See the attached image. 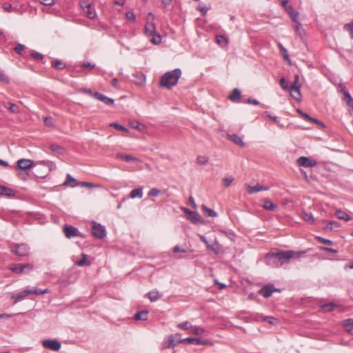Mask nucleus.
I'll list each match as a JSON object with an SVG mask.
<instances>
[{
	"label": "nucleus",
	"mask_w": 353,
	"mask_h": 353,
	"mask_svg": "<svg viewBox=\"0 0 353 353\" xmlns=\"http://www.w3.org/2000/svg\"><path fill=\"white\" fill-rule=\"evenodd\" d=\"M305 253V252H296L292 250H281L277 252L268 253L265 257V262L268 265L279 268L288 263L295 255L299 257Z\"/></svg>",
	"instance_id": "f257e3e1"
},
{
	"label": "nucleus",
	"mask_w": 353,
	"mask_h": 353,
	"mask_svg": "<svg viewBox=\"0 0 353 353\" xmlns=\"http://www.w3.org/2000/svg\"><path fill=\"white\" fill-rule=\"evenodd\" d=\"M181 74L179 68L165 72L160 79L159 86L168 90L171 89L177 84Z\"/></svg>",
	"instance_id": "f03ea898"
},
{
	"label": "nucleus",
	"mask_w": 353,
	"mask_h": 353,
	"mask_svg": "<svg viewBox=\"0 0 353 353\" xmlns=\"http://www.w3.org/2000/svg\"><path fill=\"white\" fill-rule=\"evenodd\" d=\"M48 292V289H38L37 288H27L25 290L19 292L17 294H14L12 295L11 298L14 299V304H16L17 302L21 300L25 299L28 295L34 294L36 295H41Z\"/></svg>",
	"instance_id": "7ed1b4c3"
},
{
	"label": "nucleus",
	"mask_w": 353,
	"mask_h": 353,
	"mask_svg": "<svg viewBox=\"0 0 353 353\" xmlns=\"http://www.w3.org/2000/svg\"><path fill=\"white\" fill-rule=\"evenodd\" d=\"M10 252L19 256H27L29 255L30 248L26 243H14L11 247Z\"/></svg>",
	"instance_id": "20e7f679"
},
{
	"label": "nucleus",
	"mask_w": 353,
	"mask_h": 353,
	"mask_svg": "<svg viewBox=\"0 0 353 353\" xmlns=\"http://www.w3.org/2000/svg\"><path fill=\"white\" fill-rule=\"evenodd\" d=\"M289 92L291 96L296 100L299 101L301 97V84L299 83V76L294 75L293 83L290 86Z\"/></svg>",
	"instance_id": "39448f33"
},
{
	"label": "nucleus",
	"mask_w": 353,
	"mask_h": 353,
	"mask_svg": "<svg viewBox=\"0 0 353 353\" xmlns=\"http://www.w3.org/2000/svg\"><path fill=\"white\" fill-rule=\"evenodd\" d=\"M92 234L94 237L101 239L106 236L107 233L104 226L96 221H92Z\"/></svg>",
	"instance_id": "423d86ee"
},
{
	"label": "nucleus",
	"mask_w": 353,
	"mask_h": 353,
	"mask_svg": "<svg viewBox=\"0 0 353 353\" xmlns=\"http://www.w3.org/2000/svg\"><path fill=\"white\" fill-rule=\"evenodd\" d=\"M63 230L65 236L68 239H72V238L77 237V236H80V237L82 236V235H81V232L79 231V230L77 228H75L71 225L65 224Z\"/></svg>",
	"instance_id": "0eeeda50"
},
{
	"label": "nucleus",
	"mask_w": 353,
	"mask_h": 353,
	"mask_svg": "<svg viewBox=\"0 0 353 353\" xmlns=\"http://www.w3.org/2000/svg\"><path fill=\"white\" fill-rule=\"evenodd\" d=\"M182 210L187 215V218L192 223H203V219L196 212L190 210L186 208H182Z\"/></svg>",
	"instance_id": "6e6552de"
},
{
	"label": "nucleus",
	"mask_w": 353,
	"mask_h": 353,
	"mask_svg": "<svg viewBox=\"0 0 353 353\" xmlns=\"http://www.w3.org/2000/svg\"><path fill=\"white\" fill-rule=\"evenodd\" d=\"M279 289L275 288L272 284H268L264 285L258 293L265 298H268L272 296L274 292H279Z\"/></svg>",
	"instance_id": "1a4fd4ad"
},
{
	"label": "nucleus",
	"mask_w": 353,
	"mask_h": 353,
	"mask_svg": "<svg viewBox=\"0 0 353 353\" xmlns=\"http://www.w3.org/2000/svg\"><path fill=\"white\" fill-rule=\"evenodd\" d=\"M297 163L304 168H313L317 165V161L307 157H301L297 159Z\"/></svg>",
	"instance_id": "9d476101"
},
{
	"label": "nucleus",
	"mask_w": 353,
	"mask_h": 353,
	"mask_svg": "<svg viewBox=\"0 0 353 353\" xmlns=\"http://www.w3.org/2000/svg\"><path fill=\"white\" fill-rule=\"evenodd\" d=\"M44 347L53 351H58L61 349V343L57 340H44L42 342Z\"/></svg>",
	"instance_id": "9b49d317"
},
{
	"label": "nucleus",
	"mask_w": 353,
	"mask_h": 353,
	"mask_svg": "<svg viewBox=\"0 0 353 353\" xmlns=\"http://www.w3.org/2000/svg\"><path fill=\"white\" fill-rule=\"evenodd\" d=\"M154 19L153 14L150 12L148 16V23L145 26V33L148 36H151L154 34V23L152 22Z\"/></svg>",
	"instance_id": "f8f14e48"
},
{
	"label": "nucleus",
	"mask_w": 353,
	"mask_h": 353,
	"mask_svg": "<svg viewBox=\"0 0 353 353\" xmlns=\"http://www.w3.org/2000/svg\"><path fill=\"white\" fill-rule=\"evenodd\" d=\"M179 342L183 343H193L199 345H204L208 344V341L206 339L192 337L185 338L182 340L179 341Z\"/></svg>",
	"instance_id": "ddd939ff"
},
{
	"label": "nucleus",
	"mask_w": 353,
	"mask_h": 353,
	"mask_svg": "<svg viewBox=\"0 0 353 353\" xmlns=\"http://www.w3.org/2000/svg\"><path fill=\"white\" fill-rule=\"evenodd\" d=\"M17 166L21 170H28L33 167L34 161L30 159H21L17 162Z\"/></svg>",
	"instance_id": "4468645a"
},
{
	"label": "nucleus",
	"mask_w": 353,
	"mask_h": 353,
	"mask_svg": "<svg viewBox=\"0 0 353 353\" xmlns=\"http://www.w3.org/2000/svg\"><path fill=\"white\" fill-rule=\"evenodd\" d=\"M0 195L6 196L8 198H13L16 195V192L14 190L10 188L1 185Z\"/></svg>",
	"instance_id": "2eb2a0df"
},
{
	"label": "nucleus",
	"mask_w": 353,
	"mask_h": 353,
	"mask_svg": "<svg viewBox=\"0 0 353 353\" xmlns=\"http://www.w3.org/2000/svg\"><path fill=\"white\" fill-rule=\"evenodd\" d=\"M116 157L128 163H137L139 159L135 157L125 153H117Z\"/></svg>",
	"instance_id": "dca6fc26"
},
{
	"label": "nucleus",
	"mask_w": 353,
	"mask_h": 353,
	"mask_svg": "<svg viewBox=\"0 0 353 353\" xmlns=\"http://www.w3.org/2000/svg\"><path fill=\"white\" fill-rule=\"evenodd\" d=\"M245 185L248 189V192L250 194H252L254 193H256V192H260L262 190L267 191L269 190V187H263L261 185H260L259 183H257L254 186H251L250 185H248V184H245Z\"/></svg>",
	"instance_id": "f3484780"
},
{
	"label": "nucleus",
	"mask_w": 353,
	"mask_h": 353,
	"mask_svg": "<svg viewBox=\"0 0 353 353\" xmlns=\"http://www.w3.org/2000/svg\"><path fill=\"white\" fill-rule=\"evenodd\" d=\"M94 98H96L97 99L102 101L103 103H104L105 104L108 105H112L114 103L113 99L108 97L105 96L104 94H101L97 92H96L94 94Z\"/></svg>",
	"instance_id": "a211bd4d"
},
{
	"label": "nucleus",
	"mask_w": 353,
	"mask_h": 353,
	"mask_svg": "<svg viewBox=\"0 0 353 353\" xmlns=\"http://www.w3.org/2000/svg\"><path fill=\"white\" fill-rule=\"evenodd\" d=\"M79 185L76 179H74L72 175L68 174L66 175L65 181L63 183V185L65 186H70L72 188L77 187Z\"/></svg>",
	"instance_id": "6ab92c4d"
},
{
	"label": "nucleus",
	"mask_w": 353,
	"mask_h": 353,
	"mask_svg": "<svg viewBox=\"0 0 353 353\" xmlns=\"http://www.w3.org/2000/svg\"><path fill=\"white\" fill-rule=\"evenodd\" d=\"M241 97V91L238 88H234L232 93L229 95L228 99L232 102L238 103L240 101Z\"/></svg>",
	"instance_id": "aec40b11"
},
{
	"label": "nucleus",
	"mask_w": 353,
	"mask_h": 353,
	"mask_svg": "<svg viewBox=\"0 0 353 353\" xmlns=\"http://www.w3.org/2000/svg\"><path fill=\"white\" fill-rule=\"evenodd\" d=\"M228 139L232 141L235 144L239 145L240 147H244L245 143L243 142L241 137L236 134H228Z\"/></svg>",
	"instance_id": "412c9836"
},
{
	"label": "nucleus",
	"mask_w": 353,
	"mask_h": 353,
	"mask_svg": "<svg viewBox=\"0 0 353 353\" xmlns=\"http://www.w3.org/2000/svg\"><path fill=\"white\" fill-rule=\"evenodd\" d=\"M49 149L52 152H56L59 154H64L66 152V150L63 147L55 143L50 144L49 145Z\"/></svg>",
	"instance_id": "4be33fe9"
},
{
	"label": "nucleus",
	"mask_w": 353,
	"mask_h": 353,
	"mask_svg": "<svg viewBox=\"0 0 353 353\" xmlns=\"http://www.w3.org/2000/svg\"><path fill=\"white\" fill-rule=\"evenodd\" d=\"M323 223L325 224L324 227L325 230H332L334 228H337L341 226L340 223L336 221H330L324 220Z\"/></svg>",
	"instance_id": "5701e85b"
},
{
	"label": "nucleus",
	"mask_w": 353,
	"mask_h": 353,
	"mask_svg": "<svg viewBox=\"0 0 353 353\" xmlns=\"http://www.w3.org/2000/svg\"><path fill=\"white\" fill-rule=\"evenodd\" d=\"M148 310H142L139 312H137L134 316V319L137 321H145L148 319Z\"/></svg>",
	"instance_id": "b1692460"
},
{
	"label": "nucleus",
	"mask_w": 353,
	"mask_h": 353,
	"mask_svg": "<svg viewBox=\"0 0 353 353\" xmlns=\"http://www.w3.org/2000/svg\"><path fill=\"white\" fill-rule=\"evenodd\" d=\"M22 267H23V264H21V263H14V264L11 265L9 267V270L16 274H22V273H24L23 269Z\"/></svg>",
	"instance_id": "393cba45"
},
{
	"label": "nucleus",
	"mask_w": 353,
	"mask_h": 353,
	"mask_svg": "<svg viewBox=\"0 0 353 353\" xmlns=\"http://www.w3.org/2000/svg\"><path fill=\"white\" fill-rule=\"evenodd\" d=\"M202 210L205 216L216 217L217 216V213L214 210L208 208L205 205H202Z\"/></svg>",
	"instance_id": "a878e982"
},
{
	"label": "nucleus",
	"mask_w": 353,
	"mask_h": 353,
	"mask_svg": "<svg viewBox=\"0 0 353 353\" xmlns=\"http://www.w3.org/2000/svg\"><path fill=\"white\" fill-rule=\"evenodd\" d=\"M181 334H176L175 335H172L170 336L169 341H170V345L174 347L177 343H180L179 341L182 340L183 339H181Z\"/></svg>",
	"instance_id": "bb28decb"
},
{
	"label": "nucleus",
	"mask_w": 353,
	"mask_h": 353,
	"mask_svg": "<svg viewBox=\"0 0 353 353\" xmlns=\"http://www.w3.org/2000/svg\"><path fill=\"white\" fill-rule=\"evenodd\" d=\"M343 325L346 332H350L353 329V319H347L343 321Z\"/></svg>",
	"instance_id": "cd10ccee"
},
{
	"label": "nucleus",
	"mask_w": 353,
	"mask_h": 353,
	"mask_svg": "<svg viewBox=\"0 0 353 353\" xmlns=\"http://www.w3.org/2000/svg\"><path fill=\"white\" fill-rule=\"evenodd\" d=\"M335 214L339 219L341 220L348 221L351 219V217L347 213L342 211L341 210H337L335 212Z\"/></svg>",
	"instance_id": "c85d7f7f"
},
{
	"label": "nucleus",
	"mask_w": 353,
	"mask_h": 353,
	"mask_svg": "<svg viewBox=\"0 0 353 353\" xmlns=\"http://www.w3.org/2000/svg\"><path fill=\"white\" fill-rule=\"evenodd\" d=\"M263 207L267 210H274L277 208V205L274 204L270 200L266 199L264 201Z\"/></svg>",
	"instance_id": "c756f323"
},
{
	"label": "nucleus",
	"mask_w": 353,
	"mask_h": 353,
	"mask_svg": "<svg viewBox=\"0 0 353 353\" xmlns=\"http://www.w3.org/2000/svg\"><path fill=\"white\" fill-rule=\"evenodd\" d=\"M4 106L8 108L12 113L17 114L19 113V108L18 105L12 103H4Z\"/></svg>",
	"instance_id": "7c9ffc66"
},
{
	"label": "nucleus",
	"mask_w": 353,
	"mask_h": 353,
	"mask_svg": "<svg viewBox=\"0 0 353 353\" xmlns=\"http://www.w3.org/2000/svg\"><path fill=\"white\" fill-rule=\"evenodd\" d=\"M130 196L132 199H134V198H137V197L142 198V196H143V190H142V188H136V189L132 190L130 192Z\"/></svg>",
	"instance_id": "2f4dec72"
},
{
	"label": "nucleus",
	"mask_w": 353,
	"mask_h": 353,
	"mask_svg": "<svg viewBox=\"0 0 353 353\" xmlns=\"http://www.w3.org/2000/svg\"><path fill=\"white\" fill-rule=\"evenodd\" d=\"M83 12L87 16L88 18L90 19H93L97 17V13L95 9L90 6V9H85Z\"/></svg>",
	"instance_id": "473e14b6"
},
{
	"label": "nucleus",
	"mask_w": 353,
	"mask_h": 353,
	"mask_svg": "<svg viewBox=\"0 0 353 353\" xmlns=\"http://www.w3.org/2000/svg\"><path fill=\"white\" fill-rule=\"evenodd\" d=\"M302 218L306 222L311 223H313L314 222V218L313 216V214L310 212H303Z\"/></svg>",
	"instance_id": "72a5a7b5"
},
{
	"label": "nucleus",
	"mask_w": 353,
	"mask_h": 353,
	"mask_svg": "<svg viewBox=\"0 0 353 353\" xmlns=\"http://www.w3.org/2000/svg\"><path fill=\"white\" fill-rule=\"evenodd\" d=\"M205 332V330L203 328L196 327L194 325H193L192 327V330H190V331H189V334H196V335H201V334H203Z\"/></svg>",
	"instance_id": "f704fd0d"
},
{
	"label": "nucleus",
	"mask_w": 353,
	"mask_h": 353,
	"mask_svg": "<svg viewBox=\"0 0 353 353\" xmlns=\"http://www.w3.org/2000/svg\"><path fill=\"white\" fill-rule=\"evenodd\" d=\"M192 326L193 325L189 321H185L183 323H180L177 325V327H179L181 330H187L188 332H189V331H190V330H192Z\"/></svg>",
	"instance_id": "c9c22d12"
},
{
	"label": "nucleus",
	"mask_w": 353,
	"mask_h": 353,
	"mask_svg": "<svg viewBox=\"0 0 353 353\" xmlns=\"http://www.w3.org/2000/svg\"><path fill=\"white\" fill-rule=\"evenodd\" d=\"M90 264V263L87 259V255L85 254H83L82 259L76 262V265L81 267L84 265H89Z\"/></svg>",
	"instance_id": "e433bc0d"
},
{
	"label": "nucleus",
	"mask_w": 353,
	"mask_h": 353,
	"mask_svg": "<svg viewBox=\"0 0 353 353\" xmlns=\"http://www.w3.org/2000/svg\"><path fill=\"white\" fill-rule=\"evenodd\" d=\"M279 48L281 54L283 55V59L285 60L290 61L289 54H288L287 49L281 43H279Z\"/></svg>",
	"instance_id": "4c0bfd02"
},
{
	"label": "nucleus",
	"mask_w": 353,
	"mask_h": 353,
	"mask_svg": "<svg viewBox=\"0 0 353 353\" xmlns=\"http://www.w3.org/2000/svg\"><path fill=\"white\" fill-rule=\"evenodd\" d=\"M343 100L347 103L349 106H353V99L348 91H345Z\"/></svg>",
	"instance_id": "58836bf2"
},
{
	"label": "nucleus",
	"mask_w": 353,
	"mask_h": 353,
	"mask_svg": "<svg viewBox=\"0 0 353 353\" xmlns=\"http://www.w3.org/2000/svg\"><path fill=\"white\" fill-rule=\"evenodd\" d=\"M110 127H113L116 130H121V131L125 132L126 133L129 132V130L128 129H127L125 126H123L122 125H120V124H119L117 123H110Z\"/></svg>",
	"instance_id": "ea45409f"
},
{
	"label": "nucleus",
	"mask_w": 353,
	"mask_h": 353,
	"mask_svg": "<svg viewBox=\"0 0 353 353\" xmlns=\"http://www.w3.org/2000/svg\"><path fill=\"white\" fill-rule=\"evenodd\" d=\"M208 250H212L215 254H219L220 252L221 246L216 242L214 245H208Z\"/></svg>",
	"instance_id": "a19ab883"
},
{
	"label": "nucleus",
	"mask_w": 353,
	"mask_h": 353,
	"mask_svg": "<svg viewBox=\"0 0 353 353\" xmlns=\"http://www.w3.org/2000/svg\"><path fill=\"white\" fill-rule=\"evenodd\" d=\"M52 65L58 70H62L65 67V65L60 60L52 61Z\"/></svg>",
	"instance_id": "79ce46f5"
},
{
	"label": "nucleus",
	"mask_w": 353,
	"mask_h": 353,
	"mask_svg": "<svg viewBox=\"0 0 353 353\" xmlns=\"http://www.w3.org/2000/svg\"><path fill=\"white\" fill-rule=\"evenodd\" d=\"M208 161H209V158L206 156L199 155L196 157L197 163L201 164V165H204V164L207 163L208 162Z\"/></svg>",
	"instance_id": "37998d69"
},
{
	"label": "nucleus",
	"mask_w": 353,
	"mask_h": 353,
	"mask_svg": "<svg viewBox=\"0 0 353 353\" xmlns=\"http://www.w3.org/2000/svg\"><path fill=\"white\" fill-rule=\"evenodd\" d=\"M336 307V305L333 303L324 304L322 305V309L325 312H331Z\"/></svg>",
	"instance_id": "c03bdc74"
},
{
	"label": "nucleus",
	"mask_w": 353,
	"mask_h": 353,
	"mask_svg": "<svg viewBox=\"0 0 353 353\" xmlns=\"http://www.w3.org/2000/svg\"><path fill=\"white\" fill-rule=\"evenodd\" d=\"M24 49H25V46H23V45L21 44V43H17V46L14 48V51L17 54H19L20 55H23Z\"/></svg>",
	"instance_id": "a18cd8bd"
},
{
	"label": "nucleus",
	"mask_w": 353,
	"mask_h": 353,
	"mask_svg": "<svg viewBox=\"0 0 353 353\" xmlns=\"http://www.w3.org/2000/svg\"><path fill=\"white\" fill-rule=\"evenodd\" d=\"M23 272L24 273H28L30 272L31 270H33L34 268V265L32 263H26V264H24L23 265Z\"/></svg>",
	"instance_id": "49530a36"
},
{
	"label": "nucleus",
	"mask_w": 353,
	"mask_h": 353,
	"mask_svg": "<svg viewBox=\"0 0 353 353\" xmlns=\"http://www.w3.org/2000/svg\"><path fill=\"white\" fill-rule=\"evenodd\" d=\"M263 320L264 321L268 322L271 325H274L278 321L277 319H276L273 316H265V317H263Z\"/></svg>",
	"instance_id": "de8ad7c7"
},
{
	"label": "nucleus",
	"mask_w": 353,
	"mask_h": 353,
	"mask_svg": "<svg viewBox=\"0 0 353 353\" xmlns=\"http://www.w3.org/2000/svg\"><path fill=\"white\" fill-rule=\"evenodd\" d=\"M316 239L318 240L319 242H320L321 243L327 244V245H333L334 244V242L332 241L323 238L321 236H316Z\"/></svg>",
	"instance_id": "09e8293b"
},
{
	"label": "nucleus",
	"mask_w": 353,
	"mask_h": 353,
	"mask_svg": "<svg viewBox=\"0 0 353 353\" xmlns=\"http://www.w3.org/2000/svg\"><path fill=\"white\" fill-rule=\"evenodd\" d=\"M344 28L350 32V37L353 39V22L345 24Z\"/></svg>",
	"instance_id": "8fccbe9b"
},
{
	"label": "nucleus",
	"mask_w": 353,
	"mask_h": 353,
	"mask_svg": "<svg viewBox=\"0 0 353 353\" xmlns=\"http://www.w3.org/2000/svg\"><path fill=\"white\" fill-rule=\"evenodd\" d=\"M289 14H290V17H291V19H292L293 21H294L296 23L299 22L298 21L299 16V12L293 10Z\"/></svg>",
	"instance_id": "3c124183"
},
{
	"label": "nucleus",
	"mask_w": 353,
	"mask_h": 353,
	"mask_svg": "<svg viewBox=\"0 0 353 353\" xmlns=\"http://www.w3.org/2000/svg\"><path fill=\"white\" fill-rule=\"evenodd\" d=\"M0 81L4 82V83L9 82L8 77L6 75L4 71L2 70L1 68H0Z\"/></svg>",
	"instance_id": "603ef678"
},
{
	"label": "nucleus",
	"mask_w": 353,
	"mask_h": 353,
	"mask_svg": "<svg viewBox=\"0 0 353 353\" xmlns=\"http://www.w3.org/2000/svg\"><path fill=\"white\" fill-rule=\"evenodd\" d=\"M43 123L46 126H53L52 118L51 117H46L43 118Z\"/></svg>",
	"instance_id": "864d4df0"
},
{
	"label": "nucleus",
	"mask_w": 353,
	"mask_h": 353,
	"mask_svg": "<svg viewBox=\"0 0 353 353\" xmlns=\"http://www.w3.org/2000/svg\"><path fill=\"white\" fill-rule=\"evenodd\" d=\"M216 39V42L219 45H221L223 43H227V40H226L225 37L223 35H217Z\"/></svg>",
	"instance_id": "5fc2aeb1"
},
{
	"label": "nucleus",
	"mask_w": 353,
	"mask_h": 353,
	"mask_svg": "<svg viewBox=\"0 0 353 353\" xmlns=\"http://www.w3.org/2000/svg\"><path fill=\"white\" fill-rule=\"evenodd\" d=\"M280 85L283 90L289 91L290 87L283 77L280 79Z\"/></svg>",
	"instance_id": "6e6d98bb"
},
{
	"label": "nucleus",
	"mask_w": 353,
	"mask_h": 353,
	"mask_svg": "<svg viewBox=\"0 0 353 353\" xmlns=\"http://www.w3.org/2000/svg\"><path fill=\"white\" fill-rule=\"evenodd\" d=\"M197 10L201 12L202 16H205L208 12V8L205 6H202L201 5H199Z\"/></svg>",
	"instance_id": "4d7b16f0"
},
{
	"label": "nucleus",
	"mask_w": 353,
	"mask_h": 353,
	"mask_svg": "<svg viewBox=\"0 0 353 353\" xmlns=\"http://www.w3.org/2000/svg\"><path fill=\"white\" fill-rule=\"evenodd\" d=\"M80 6L83 11H84L85 9H90L91 4L87 1H83L81 2Z\"/></svg>",
	"instance_id": "13d9d810"
},
{
	"label": "nucleus",
	"mask_w": 353,
	"mask_h": 353,
	"mask_svg": "<svg viewBox=\"0 0 353 353\" xmlns=\"http://www.w3.org/2000/svg\"><path fill=\"white\" fill-rule=\"evenodd\" d=\"M320 249L321 250H323L326 252H329V253H332V254H336L338 252L337 250H335V249H332V248H327V247H320Z\"/></svg>",
	"instance_id": "bf43d9fd"
},
{
	"label": "nucleus",
	"mask_w": 353,
	"mask_h": 353,
	"mask_svg": "<svg viewBox=\"0 0 353 353\" xmlns=\"http://www.w3.org/2000/svg\"><path fill=\"white\" fill-rule=\"evenodd\" d=\"M126 18L130 21H135V14L132 12H128L125 14Z\"/></svg>",
	"instance_id": "052dcab7"
},
{
	"label": "nucleus",
	"mask_w": 353,
	"mask_h": 353,
	"mask_svg": "<svg viewBox=\"0 0 353 353\" xmlns=\"http://www.w3.org/2000/svg\"><path fill=\"white\" fill-rule=\"evenodd\" d=\"M294 30H295V32H296L297 34H299V36L302 37L301 23L300 22H296V24L294 26Z\"/></svg>",
	"instance_id": "680f3d73"
},
{
	"label": "nucleus",
	"mask_w": 353,
	"mask_h": 353,
	"mask_svg": "<svg viewBox=\"0 0 353 353\" xmlns=\"http://www.w3.org/2000/svg\"><path fill=\"white\" fill-rule=\"evenodd\" d=\"M233 180H234V179L232 177L224 178L223 179V185L225 187H229L231 185Z\"/></svg>",
	"instance_id": "e2e57ef3"
},
{
	"label": "nucleus",
	"mask_w": 353,
	"mask_h": 353,
	"mask_svg": "<svg viewBox=\"0 0 353 353\" xmlns=\"http://www.w3.org/2000/svg\"><path fill=\"white\" fill-rule=\"evenodd\" d=\"M31 57L35 59L41 60L43 55L39 52H34L31 54Z\"/></svg>",
	"instance_id": "0e129e2a"
},
{
	"label": "nucleus",
	"mask_w": 353,
	"mask_h": 353,
	"mask_svg": "<svg viewBox=\"0 0 353 353\" xmlns=\"http://www.w3.org/2000/svg\"><path fill=\"white\" fill-rule=\"evenodd\" d=\"M79 185L81 187H85V188H94V187L97 186L96 185H94V184H93L92 183L85 182V181L81 182V183H79Z\"/></svg>",
	"instance_id": "69168bd1"
},
{
	"label": "nucleus",
	"mask_w": 353,
	"mask_h": 353,
	"mask_svg": "<svg viewBox=\"0 0 353 353\" xmlns=\"http://www.w3.org/2000/svg\"><path fill=\"white\" fill-rule=\"evenodd\" d=\"M310 121H312V122H313V123H316L319 126H320V127H321V128L325 127L324 123H323L322 121H319V120H318V119H314V118L311 117V119H310Z\"/></svg>",
	"instance_id": "338daca9"
},
{
	"label": "nucleus",
	"mask_w": 353,
	"mask_h": 353,
	"mask_svg": "<svg viewBox=\"0 0 353 353\" xmlns=\"http://www.w3.org/2000/svg\"><path fill=\"white\" fill-rule=\"evenodd\" d=\"M3 8L6 12H10L12 9V6L10 3H6L3 4Z\"/></svg>",
	"instance_id": "774afa93"
}]
</instances>
